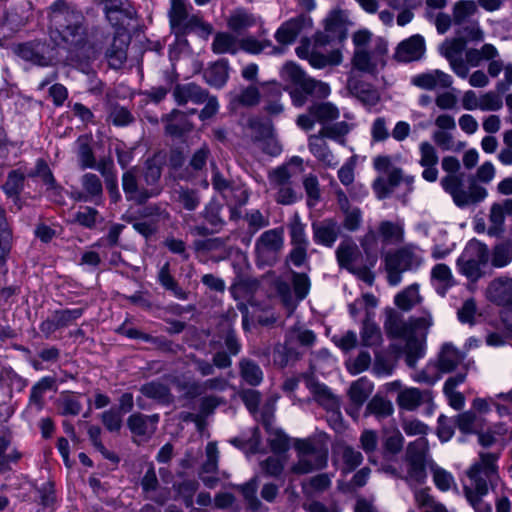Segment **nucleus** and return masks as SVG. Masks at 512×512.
<instances>
[{
  "instance_id": "f257e3e1",
  "label": "nucleus",
  "mask_w": 512,
  "mask_h": 512,
  "mask_svg": "<svg viewBox=\"0 0 512 512\" xmlns=\"http://www.w3.org/2000/svg\"><path fill=\"white\" fill-rule=\"evenodd\" d=\"M51 42L67 52L70 61H81L89 45V23L83 12L67 0H55L46 9Z\"/></svg>"
},
{
  "instance_id": "f03ea898",
  "label": "nucleus",
  "mask_w": 512,
  "mask_h": 512,
  "mask_svg": "<svg viewBox=\"0 0 512 512\" xmlns=\"http://www.w3.org/2000/svg\"><path fill=\"white\" fill-rule=\"evenodd\" d=\"M501 450L479 452V459L467 471L469 482L464 485L463 491L466 500L475 512H492L489 503L483 500L500 481L498 460Z\"/></svg>"
},
{
  "instance_id": "7ed1b4c3",
  "label": "nucleus",
  "mask_w": 512,
  "mask_h": 512,
  "mask_svg": "<svg viewBox=\"0 0 512 512\" xmlns=\"http://www.w3.org/2000/svg\"><path fill=\"white\" fill-rule=\"evenodd\" d=\"M281 78L286 83L284 90L289 93L292 104L298 108L303 107L309 98L322 100L330 94L327 83L310 77L294 62H287L282 67Z\"/></svg>"
},
{
  "instance_id": "20e7f679",
  "label": "nucleus",
  "mask_w": 512,
  "mask_h": 512,
  "mask_svg": "<svg viewBox=\"0 0 512 512\" xmlns=\"http://www.w3.org/2000/svg\"><path fill=\"white\" fill-rule=\"evenodd\" d=\"M441 165L443 170L448 173L441 179V186L452 197L457 207L465 208L475 205L486 198L487 190L478 185L474 179L470 180L468 190L464 189L462 175H456L460 169V162L456 157H444Z\"/></svg>"
},
{
  "instance_id": "39448f33",
  "label": "nucleus",
  "mask_w": 512,
  "mask_h": 512,
  "mask_svg": "<svg viewBox=\"0 0 512 512\" xmlns=\"http://www.w3.org/2000/svg\"><path fill=\"white\" fill-rule=\"evenodd\" d=\"M404 463V481L410 486L423 484L427 478V467L431 468L434 463L429 457V444L425 437H419L407 445Z\"/></svg>"
},
{
  "instance_id": "423d86ee",
  "label": "nucleus",
  "mask_w": 512,
  "mask_h": 512,
  "mask_svg": "<svg viewBox=\"0 0 512 512\" xmlns=\"http://www.w3.org/2000/svg\"><path fill=\"white\" fill-rule=\"evenodd\" d=\"M422 261V257L418 253V247L413 244H407L386 253L384 265L387 282L391 286L398 285L402 280V273L416 270L422 264Z\"/></svg>"
},
{
  "instance_id": "0eeeda50",
  "label": "nucleus",
  "mask_w": 512,
  "mask_h": 512,
  "mask_svg": "<svg viewBox=\"0 0 512 512\" xmlns=\"http://www.w3.org/2000/svg\"><path fill=\"white\" fill-rule=\"evenodd\" d=\"M172 95L174 101L179 106H185L188 103L195 105L205 104L204 108L199 112V118L202 121L212 118L219 110L217 98L210 96L208 90L194 82L176 84L173 88Z\"/></svg>"
},
{
  "instance_id": "6e6552de",
  "label": "nucleus",
  "mask_w": 512,
  "mask_h": 512,
  "mask_svg": "<svg viewBox=\"0 0 512 512\" xmlns=\"http://www.w3.org/2000/svg\"><path fill=\"white\" fill-rule=\"evenodd\" d=\"M488 246L476 239L468 242L464 251L457 259V266L462 275L470 282L476 283L484 276L482 266L489 262Z\"/></svg>"
},
{
  "instance_id": "1a4fd4ad",
  "label": "nucleus",
  "mask_w": 512,
  "mask_h": 512,
  "mask_svg": "<svg viewBox=\"0 0 512 512\" xmlns=\"http://www.w3.org/2000/svg\"><path fill=\"white\" fill-rule=\"evenodd\" d=\"M431 325L432 317L427 312L420 317H410L408 320H404L398 313L391 311L386 316L384 329L389 338L405 339L421 331H424V333H422L424 336Z\"/></svg>"
},
{
  "instance_id": "9d476101",
  "label": "nucleus",
  "mask_w": 512,
  "mask_h": 512,
  "mask_svg": "<svg viewBox=\"0 0 512 512\" xmlns=\"http://www.w3.org/2000/svg\"><path fill=\"white\" fill-rule=\"evenodd\" d=\"M295 449L298 453V461L292 467L296 474H308L315 470H321L327 466L328 451L321 445L310 440H297Z\"/></svg>"
},
{
  "instance_id": "9b49d317",
  "label": "nucleus",
  "mask_w": 512,
  "mask_h": 512,
  "mask_svg": "<svg viewBox=\"0 0 512 512\" xmlns=\"http://www.w3.org/2000/svg\"><path fill=\"white\" fill-rule=\"evenodd\" d=\"M478 13V6L474 0H459L452 7L454 26L459 27L458 35H464L470 41H482L484 33L479 22L472 18Z\"/></svg>"
},
{
  "instance_id": "f8f14e48",
  "label": "nucleus",
  "mask_w": 512,
  "mask_h": 512,
  "mask_svg": "<svg viewBox=\"0 0 512 512\" xmlns=\"http://www.w3.org/2000/svg\"><path fill=\"white\" fill-rule=\"evenodd\" d=\"M13 50L24 61L41 67L50 66L58 61V48L42 40L20 43Z\"/></svg>"
},
{
  "instance_id": "ddd939ff",
  "label": "nucleus",
  "mask_w": 512,
  "mask_h": 512,
  "mask_svg": "<svg viewBox=\"0 0 512 512\" xmlns=\"http://www.w3.org/2000/svg\"><path fill=\"white\" fill-rule=\"evenodd\" d=\"M340 116L339 109L331 102H313L306 113L300 114L296 119V124L305 131L313 129L315 123L324 127L328 123L337 120Z\"/></svg>"
},
{
  "instance_id": "4468645a",
  "label": "nucleus",
  "mask_w": 512,
  "mask_h": 512,
  "mask_svg": "<svg viewBox=\"0 0 512 512\" xmlns=\"http://www.w3.org/2000/svg\"><path fill=\"white\" fill-rule=\"evenodd\" d=\"M312 27V18L304 13H301L283 22L276 30L274 37L279 44V47L284 49L285 47L295 43L303 33L310 31Z\"/></svg>"
},
{
  "instance_id": "2eb2a0df",
  "label": "nucleus",
  "mask_w": 512,
  "mask_h": 512,
  "mask_svg": "<svg viewBox=\"0 0 512 512\" xmlns=\"http://www.w3.org/2000/svg\"><path fill=\"white\" fill-rule=\"evenodd\" d=\"M387 53V44L382 39L378 40L372 51L366 49L354 50L352 64L355 69L368 74H375L378 67L385 65L384 56Z\"/></svg>"
},
{
  "instance_id": "dca6fc26",
  "label": "nucleus",
  "mask_w": 512,
  "mask_h": 512,
  "mask_svg": "<svg viewBox=\"0 0 512 512\" xmlns=\"http://www.w3.org/2000/svg\"><path fill=\"white\" fill-rule=\"evenodd\" d=\"M122 189L126 199L137 205L145 204L150 198L155 197L156 191L151 189L147 191L144 186L139 183V168L133 166L122 174Z\"/></svg>"
},
{
  "instance_id": "f3484780",
  "label": "nucleus",
  "mask_w": 512,
  "mask_h": 512,
  "mask_svg": "<svg viewBox=\"0 0 512 512\" xmlns=\"http://www.w3.org/2000/svg\"><path fill=\"white\" fill-rule=\"evenodd\" d=\"M485 295L494 305L512 310V278L508 276L494 278L489 282Z\"/></svg>"
},
{
  "instance_id": "a211bd4d",
  "label": "nucleus",
  "mask_w": 512,
  "mask_h": 512,
  "mask_svg": "<svg viewBox=\"0 0 512 512\" xmlns=\"http://www.w3.org/2000/svg\"><path fill=\"white\" fill-rule=\"evenodd\" d=\"M283 243V229L275 228L263 232L255 244L257 257L264 261L275 258Z\"/></svg>"
},
{
  "instance_id": "6ab92c4d",
  "label": "nucleus",
  "mask_w": 512,
  "mask_h": 512,
  "mask_svg": "<svg viewBox=\"0 0 512 512\" xmlns=\"http://www.w3.org/2000/svg\"><path fill=\"white\" fill-rule=\"evenodd\" d=\"M347 37V29L340 12L331 13L325 20V31L316 34L315 45L324 46L331 42H342Z\"/></svg>"
},
{
  "instance_id": "aec40b11",
  "label": "nucleus",
  "mask_w": 512,
  "mask_h": 512,
  "mask_svg": "<svg viewBox=\"0 0 512 512\" xmlns=\"http://www.w3.org/2000/svg\"><path fill=\"white\" fill-rule=\"evenodd\" d=\"M426 51L424 38L415 34L403 41H401L394 53V58L398 62L409 63L420 60Z\"/></svg>"
},
{
  "instance_id": "412c9836",
  "label": "nucleus",
  "mask_w": 512,
  "mask_h": 512,
  "mask_svg": "<svg viewBox=\"0 0 512 512\" xmlns=\"http://www.w3.org/2000/svg\"><path fill=\"white\" fill-rule=\"evenodd\" d=\"M103 3L106 18L113 26L123 27L136 15L129 0H104Z\"/></svg>"
},
{
  "instance_id": "4be33fe9",
  "label": "nucleus",
  "mask_w": 512,
  "mask_h": 512,
  "mask_svg": "<svg viewBox=\"0 0 512 512\" xmlns=\"http://www.w3.org/2000/svg\"><path fill=\"white\" fill-rule=\"evenodd\" d=\"M165 124V134L172 138H181L193 130V124L188 119V113L173 109L170 113L162 116Z\"/></svg>"
},
{
  "instance_id": "5701e85b",
  "label": "nucleus",
  "mask_w": 512,
  "mask_h": 512,
  "mask_svg": "<svg viewBox=\"0 0 512 512\" xmlns=\"http://www.w3.org/2000/svg\"><path fill=\"white\" fill-rule=\"evenodd\" d=\"M313 240L315 243L331 248L340 234V226L336 219L326 218L312 223Z\"/></svg>"
},
{
  "instance_id": "b1692460",
  "label": "nucleus",
  "mask_w": 512,
  "mask_h": 512,
  "mask_svg": "<svg viewBox=\"0 0 512 512\" xmlns=\"http://www.w3.org/2000/svg\"><path fill=\"white\" fill-rule=\"evenodd\" d=\"M431 390H421L415 387L404 388L397 394L396 403L400 409L415 411L424 403L432 401Z\"/></svg>"
},
{
  "instance_id": "393cba45",
  "label": "nucleus",
  "mask_w": 512,
  "mask_h": 512,
  "mask_svg": "<svg viewBox=\"0 0 512 512\" xmlns=\"http://www.w3.org/2000/svg\"><path fill=\"white\" fill-rule=\"evenodd\" d=\"M465 359V353L451 343H444L435 361V369L442 373H451Z\"/></svg>"
},
{
  "instance_id": "a878e982",
  "label": "nucleus",
  "mask_w": 512,
  "mask_h": 512,
  "mask_svg": "<svg viewBox=\"0 0 512 512\" xmlns=\"http://www.w3.org/2000/svg\"><path fill=\"white\" fill-rule=\"evenodd\" d=\"M259 477L254 476L247 482L240 484L236 489L243 497L245 508L249 512H268L269 508L257 496Z\"/></svg>"
},
{
  "instance_id": "bb28decb",
  "label": "nucleus",
  "mask_w": 512,
  "mask_h": 512,
  "mask_svg": "<svg viewBox=\"0 0 512 512\" xmlns=\"http://www.w3.org/2000/svg\"><path fill=\"white\" fill-rule=\"evenodd\" d=\"M333 457L341 461L345 473L354 471L363 461L362 453L345 442H339L333 447Z\"/></svg>"
},
{
  "instance_id": "cd10ccee",
  "label": "nucleus",
  "mask_w": 512,
  "mask_h": 512,
  "mask_svg": "<svg viewBox=\"0 0 512 512\" xmlns=\"http://www.w3.org/2000/svg\"><path fill=\"white\" fill-rule=\"evenodd\" d=\"M452 82V77L449 74L438 69L418 74L411 79L414 86L425 90H434L438 87L449 88Z\"/></svg>"
},
{
  "instance_id": "c85d7f7f",
  "label": "nucleus",
  "mask_w": 512,
  "mask_h": 512,
  "mask_svg": "<svg viewBox=\"0 0 512 512\" xmlns=\"http://www.w3.org/2000/svg\"><path fill=\"white\" fill-rule=\"evenodd\" d=\"M335 256L338 266L348 272L356 265L355 263L361 256V251L352 238L343 239L335 250Z\"/></svg>"
},
{
  "instance_id": "c756f323",
  "label": "nucleus",
  "mask_w": 512,
  "mask_h": 512,
  "mask_svg": "<svg viewBox=\"0 0 512 512\" xmlns=\"http://www.w3.org/2000/svg\"><path fill=\"white\" fill-rule=\"evenodd\" d=\"M214 161L212 152L208 144L203 143L199 148L193 151L186 166V173L189 177H198L206 174L208 163L211 165Z\"/></svg>"
},
{
  "instance_id": "7c9ffc66",
  "label": "nucleus",
  "mask_w": 512,
  "mask_h": 512,
  "mask_svg": "<svg viewBox=\"0 0 512 512\" xmlns=\"http://www.w3.org/2000/svg\"><path fill=\"white\" fill-rule=\"evenodd\" d=\"M387 178L377 177L372 184L376 197L380 200L389 197L394 189L403 181V171L399 167H392Z\"/></svg>"
},
{
  "instance_id": "2f4dec72",
  "label": "nucleus",
  "mask_w": 512,
  "mask_h": 512,
  "mask_svg": "<svg viewBox=\"0 0 512 512\" xmlns=\"http://www.w3.org/2000/svg\"><path fill=\"white\" fill-rule=\"evenodd\" d=\"M139 390L143 396L154 400L160 405L169 406L175 400L169 386L158 380H152L143 384Z\"/></svg>"
},
{
  "instance_id": "473e14b6",
  "label": "nucleus",
  "mask_w": 512,
  "mask_h": 512,
  "mask_svg": "<svg viewBox=\"0 0 512 512\" xmlns=\"http://www.w3.org/2000/svg\"><path fill=\"white\" fill-rule=\"evenodd\" d=\"M304 377H305L306 387L313 394L316 402H318L326 410L327 409H335L338 407V404H339L338 398L332 394V392L326 385L318 382L312 376H304Z\"/></svg>"
},
{
  "instance_id": "72a5a7b5",
  "label": "nucleus",
  "mask_w": 512,
  "mask_h": 512,
  "mask_svg": "<svg viewBox=\"0 0 512 512\" xmlns=\"http://www.w3.org/2000/svg\"><path fill=\"white\" fill-rule=\"evenodd\" d=\"M162 175V159L158 154L148 158L144 165L143 180L145 182L144 187L147 191L151 189L155 190V197L161 193L162 188L159 185Z\"/></svg>"
},
{
  "instance_id": "f704fd0d",
  "label": "nucleus",
  "mask_w": 512,
  "mask_h": 512,
  "mask_svg": "<svg viewBox=\"0 0 512 512\" xmlns=\"http://www.w3.org/2000/svg\"><path fill=\"white\" fill-rule=\"evenodd\" d=\"M348 89L353 96L366 106H375L380 101L378 90L369 83L350 79Z\"/></svg>"
},
{
  "instance_id": "c9c22d12",
  "label": "nucleus",
  "mask_w": 512,
  "mask_h": 512,
  "mask_svg": "<svg viewBox=\"0 0 512 512\" xmlns=\"http://www.w3.org/2000/svg\"><path fill=\"white\" fill-rule=\"evenodd\" d=\"M422 333H424V331L418 332L417 334H412L405 338V363L410 368H415L417 361L425 354L424 342L427 333H425L424 336Z\"/></svg>"
},
{
  "instance_id": "e433bc0d",
  "label": "nucleus",
  "mask_w": 512,
  "mask_h": 512,
  "mask_svg": "<svg viewBox=\"0 0 512 512\" xmlns=\"http://www.w3.org/2000/svg\"><path fill=\"white\" fill-rule=\"evenodd\" d=\"M239 376L251 387L260 385L264 378L261 367L254 360L243 357L238 362Z\"/></svg>"
},
{
  "instance_id": "4c0bfd02",
  "label": "nucleus",
  "mask_w": 512,
  "mask_h": 512,
  "mask_svg": "<svg viewBox=\"0 0 512 512\" xmlns=\"http://www.w3.org/2000/svg\"><path fill=\"white\" fill-rule=\"evenodd\" d=\"M258 20L259 18L254 14L243 8H238L227 18V26L232 32L242 34L244 31L255 26Z\"/></svg>"
},
{
  "instance_id": "58836bf2",
  "label": "nucleus",
  "mask_w": 512,
  "mask_h": 512,
  "mask_svg": "<svg viewBox=\"0 0 512 512\" xmlns=\"http://www.w3.org/2000/svg\"><path fill=\"white\" fill-rule=\"evenodd\" d=\"M229 78V63L226 59H219L204 71V79L212 87H223Z\"/></svg>"
},
{
  "instance_id": "ea45409f",
  "label": "nucleus",
  "mask_w": 512,
  "mask_h": 512,
  "mask_svg": "<svg viewBox=\"0 0 512 512\" xmlns=\"http://www.w3.org/2000/svg\"><path fill=\"white\" fill-rule=\"evenodd\" d=\"M298 359L299 353L293 347L292 336H286L284 343H277L273 348V363L279 368H284L290 361Z\"/></svg>"
},
{
  "instance_id": "a19ab883",
  "label": "nucleus",
  "mask_w": 512,
  "mask_h": 512,
  "mask_svg": "<svg viewBox=\"0 0 512 512\" xmlns=\"http://www.w3.org/2000/svg\"><path fill=\"white\" fill-rule=\"evenodd\" d=\"M455 425L463 434H477L480 430H484L485 419L470 410L457 415Z\"/></svg>"
},
{
  "instance_id": "79ce46f5",
  "label": "nucleus",
  "mask_w": 512,
  "mask_h": 512,
  "mask_svg": "<svg viewBox=\"0 0 512 512\" xmlns=\"http://www.w3.org/2000/svg\"><path fill=\"white\" fill-rule=\"evenodd\" d=\"M213 32V26L197 15H190L181 27L175 32L177 37L196 33L199 37L207 39Z\"/></svg>"
},
{
  "instance_id": "37998d69",
  "label": "nucleus",
  "mask_w": 512,
  "mask_h": 512,
  "mask_svg": "<svg viewBox=\"0 0 512 512\" xmlns=\"http://www.w3.org/2000/svg\"><path fill=\"white\" fill-rule=\"evenodd\" d=\"M360 339L362 346L373 349L380 347L383 342L380 327L369 316L362 322Z\"/></svg>"
},
{
  "instance_id": "c03bdc74",
  "label": "nucleus",
  "mask_w": 512,
  "mask_h": 512,
  "mask_svg": "<svg viewBox=\"0 0 512 512\" xmlns=\"http://www.w3.org/2000/svg\"><path fill=\"white\" fill-rule=\"evenodd\" d=\"M267 48H271L272 54H282L284 52L282 47L273 45L272 41L268 39L258 40L254 36H246L239 39V50L249 54H260Z\"/></svg>"
},
{
  "instance_id": "a18cd8bd",
  "label": "nucleus",
  "mask_w": 512,
  "mask_h": 512,
  "mask_svg": "<svg viewBox=\"0 0 512 512\" xmlns=\"http://www.w3.org/2000/svg\"><path fill=\"white\" fill-rule=\"evenodd\" d=\"M211 49L215 54L235 55L239 51V39L230 32H217L214 36Z\"/></svg>"
},
{
  "instance_id": "49530a36",
  "label": "nucleus",
  "mask_w": 512,
  "mask_h": 512,
  "mask_svg": "<svg viewBox=\"0 0 512 512\" xmlns=\"http://www.w3.org/2000/svg\"><path fill=\"white\" fill-rule=\"evenodd\" d=\"M324 136L320 133L311 135L309 137V150L310 152L326 166H334V156L329 149L327 143L324 141Z\"/></svg>"
},
{
  "instance_id": "de8ad7c7",
  "label": "nucleus",
  "mask_w": 512,
  "mask_h": 512,
  "mask_svg": "<svg viewBox=\"0 0 512 512\" xmlns=\"http://www.w3.org/2000/svg\"><path fill=\"white\" fill-rule=\"evenodd\" d=\"M372 391L373 384L366 377H361L351 384L348 395L355 408L359 409L368 399Z\"/></svg>"
},
{
  "instance_id": "09e8293b",
  "label": "nucleus",
  "mask_w": 512,
  "mask_h": 512,
  "mask_svg": "<svg viewBox=\"0 0 512 512\" xmlns=\"http://www.w3.org/2000/svg\"><path fill=\"white\" fill-rule=\"evenodd\" d=\"M468 40L469 39L464 35H458V37L447 39L439 48L440 54L445 57L449 63L457 59H461Z\"/></svg>"
},
{
  "instance_id": "8fccbe9b",
  "label": "nucleus",
  "mask_w": 512,
  "mask_h": 512,
  "mask_svg": "<svg viewBox=\"0 0 512 512\" xmlns=\"http://www.w3.org/2000/svg\"><path fill=\"white\" fill-rule=\"evenodd\" d=\"M159 486V481L155 472V469L153 466H151L144 476L141 479V487L143 492H145L147 495L145 496L146 499H149L153 501L154 503L163 506L167 500L168 497L164 494H158V495H149V493L154 492L157 490Z\"/></svg>"
},
{
  "instance_id": "3c124183",
  "label": "nucleus",
  "mask_w": 512,
  "mask_h": 512,
  "mask_svg": "<svg viewBox=\"0 0 512 512\" xmlns=\"http://www.w3.org/2000/svg\"><path fill=\"white\" fill-rule=\"evenodd\" d=\"M127 46L128 44L124 40L114 37L106 51V58L111 68L120 69L123 66L127 59Z\"/></svg>"
},
{
  "instance_id": "603ef678",
  "label": "nucleus",
  "mask_w": 512,
  "mask_h": 512,
  "mask_svg": "<svg viewBox=\"0 0 512 512\" xmlns=\"http://www.w3.org/2000/svg\"><path fill=\"white\" fill-rule=\"evenodd\" d=\"M82 189L86 192V196L91 199L94 204H99L103 197V185L98 175L94 173H85L80 179Z\"/></svg>"
},
{
  "instance_id": "864d4df0",
  "label": "nucleus",
  "mask_w": 512,
  "mask_h": 512,
  "mask_svg": "<svg viewBox=\"0 0 512 512\" xmlns=\"http://www.w3.org/2000/svg\"><path fill=\"white\" fill-rule=\"evenodd\" d=\"M159 283L168 291H171L174 296L180 300H187L188 293L184 291L172 276L170 271V263L166 262L158 272Z\"/></svg>"
},
{
  "instance_id": "5fc2aeb1",
  "label": "nucleus",
  "mask_w": 512,
  "mask_h": 512,
  "mask_svg": "<svg viewBox=\"0 0 512 512\" xmlns=\"http://www.w3.org/2000/svg\"><path fill=\"white\" fill-rule=\"evenodd\" d=\"M378 232L384 243H401L404 240V228L401 222L382 221Z\"/></svg>"
},
{
  "instance_id": "6e6d98bb",
  "label": "nucleus",
  "mask_w": 512,
  "mask_h": 512,
  "mask_svg": "<svg viewBox=\"0 0 512 512\" xmlns=\"http://www.w3.org/2000/svg\"><path fill=\"white\" fill-rule=\"evenodd\" d=\"M91 138L88 135H81L77 139V156L81 169L94 168L96 158L90 144Z\"/></svg>"
},
{
  "instance_id": "4d7b16f0",
  "label": "nucleus",
  "mask_w": 512,
  "mask_h": 512,
  "mask_svg": "<svg viewBox=\"0 0 512 512\" xmlns=\"http://www.w3.org/2000/svg\"><path fill=\"white\" fill-rule=\"evenodd\" d=\"M491 265L495 268H503L512 262V242L509 240L496 244L489 255Z\"/></svg>"
},
{
  "instance_id": "13d9d810",
  "label": "nucleus",
  "mask_w": 512,
  "mask_h": 512,
  "mask_svg": "<svg viewBox=\"0 0 512 512\" xmlns=\"http://www.w3.org/2000/svg\"><path fill=\"white\" fill-rule=\"evenodd\" d=\"M266 432L268 434V443L273 453L283 454L289 450V437L281 429L266 425Z\"/></svg>"
},
{
  "instance_id": "bf43d9fd",
  "label": "nucleus",
  "mask_w": 512,
  "mask_h": 512,
  "mask_svg": "<svg viewBox=\"0 0 512 512\" xmlns=\"http://www.w3.org/2000/svg\"><path fill=\"white\" fill-rule=\"evenodd\" d=\"M394 408L390 400L375 395L367 404L365 415H374L377 419H384L393 414Z\"/></svg>"
},
{
  "instance_id": "052dcab7",
  "label": "nucleus",
  "mask_w": 512,
  "mask_h": 512,
  "mask_svg": "<svg viewBox=\"0 0 512 512\" xmlns=\"http://www.w3.org/2000/svg\"><path fill=\"white\" fill-rule=\"evenodd\" d=\"M127 426L132 434L140 437L151 436L155 432V427L148 424V417L142 413L131 414L127 419Z\"/></svg>"
},
{
  "instance_id": "680f3d73",
  "label": "nucleus",
  "mask_w": 512,
  "mask_h": 512,
  "mask_svg": "<svg viewBox=\"0 0 512 512\" xmlns=\"http://www.w3.org/2000/svg\"><path fill=\"white\" fill-rule=\"evenodd\" d=\"M172 384L179 392H183L179 399L193 400L203 394L201 383L195 380H185L174 377Z\"/></svg>"
},
{
  "instance_id": "e2e57ef3",
  "label": "nucleus",
  "mask_w": 512,
  "mask_h": 512,
  "mask_svg": "<svg viewBox=\"0 0 512 512\" xmlns=\"http://www.w3.org/2000/svg\"><path fill=\"white\" fill-rule=\"evenodd\" d=\"M168 16L171 29L175 34V32L190 16L185 0H171V7Z\"/></svg>"
},
{
  "instance_id": "0e129e2a",
  "label": "nucleus",
  "mask_w": 512,
  "mask_h": 512,
  "mask_svg": "<svg viewBox=\"0 0 512 512\" xmlns=\"http://www.w3.org/2000/svg\"><path fill=\"white\" fill-rule=\"evenodd\" d=\"M222 205L216 201L209 202L204 210L201 212V216L205 221L218 233L223 229L226 222L221 216Z\"/></svg>"
},
{
  "instance_id": "69168bd1",
  "label": "nucleus",
  "mask_w": 512,
  "mask_h": 512,
  "mask_svg": "<svg viewBox=\"0 0 512 512\" xmlns=\"http://www.w3.org/2000/svg\"><path fill=\"white\" fill-rule=\"evenodd\" d=\"M431 275L432 278L440 283L436 290L441 296H444L447 290L454 285L453 275L446 264L440 263L435 265L432 269Z\"/></svg>"
},
{
  "instance_id": "338daca9",
  "label": "nucleus",
  "mask_w": 512,
  "mask_h": 512,
  "mask_svg": "<svg viewBox=\"0 0 512 512\" xmlns=\"http://www.w3.org/2000/svg\"><path fill=\"white\" fill-rule=\"evenodd\" d=\"M489 221L491 225L487 230L488 235L492 237H501L505 231V212L500 207V203L492 204L490 208Z\"/></svg>"
},
{
  "instance_id": "774afa93",
  "label": "nucleus",
  "mask_w": 512,
  "mask_h": 512,
  "mask_svg": "<svg viewBox=\"0 0 512 512\" xmlns=\"http://www.w3.org/2000/svg\"><path fill=\"white\" fill-rule=\"evenodd\" d=\"M350 127L347 122L341 121L336 123H328L319 131L321 136L332 139L341 145L345 144V136L349 133Z\"/></svg>"
}]
</instances>
